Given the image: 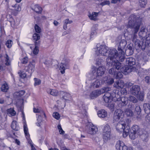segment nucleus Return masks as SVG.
I'll list each match as a JSON object with an SVG mask.
<instances>
[{"mask_svg": "<svg viewBox=\"0 0 150 150\" xmlns=\"http://www.w3.org/2000/svg\"><path fill=\"white\" fill-rule=\"evenodd\" d=\"M117 50L115 49H109L105 45H100L97 46L96 54L97 55L108 56L106 59L107 67H113L118 70L121 66V64L116 60Z\"/></svg>", "mask_w": 150, "mask_h": 150, "instance_id": "f257e3e1", "label": "nucleus"}, {"mask_svg": "<svg viewBox=\"0 0 150 150\" xmlns=\"http://www.w3.org/2000/svg\"><path fill=\"white\" fill-rule=\"evenodd\" d=\"M142 18L140 17L136 18L134 15H132L129 18L128 25L130 28H132L134 34L132 38V41L134 42L135 46L139 45L138 42L139 41L137 39V36L136 34L138 32L142 21Z\"/></svg>", "mask_w": 150, "mask_h": 150, "instance_id": "f03ea898", "label": "nucleus"}, {"mask_svg": "<svg viewBox=\"0 0 150 150\" xmlns=\"http://www.w3.org/2000/svg\"><path fill=\"white\" fill-rule=\"evenodd\" d=\"M127 44V42L125 40H122L120 42L118 47V50L117 53V58L116 60L119 61V60L121 62H123L125 59L124 49Z\"/></svg>", "mask_w": 150, "mask_h": 150, "instance_id": "7ed1b4c3", "label": "nucleus"}, {"mask_svg": "<svg viewBox=\"0 0 150 150\" xmlns=\"http://www.w3.org/2000/svg\"><path fill=\"white\" fill-rule=\"evenodd\" d=\"M116 127L118 131L123 132V136L124 137H126L129 134L130 127L127 125L126 126L125 122L122 121L119 122L117 123Z\"/></svg>", "mask_w": 150, "mask_h": 150, "instance_id": "20e7f679", "label": "nucleus"}, {"mask_svg": "<svg viewBox=\"0 0 150 150\" xmlns=\"http://www.w3.org/2000/svg\"><path fill=\"white\" fill-rule=\"evenodd\" d=\"M142 130L137 125H134L129 130V134L131 139H134L137 136V135L141 134H142Z\"/></svg>", "mask_w": 150, "mask_h": 150, "instance_id": "39448f33", "label": "nucleus"}, {"mask_svg": "<svg viewBox=\"0 0 150 150\" xmlns=\"http://www.w3.org/2000/svg\"><path fill=\"white\" fill-rule=\"evenodd\" d=\"M103 139L105 140H108L110 139L111 135V129L110 126L105 125L103 129Z\"/></svg>", "mask_w": 150, "mask_h": 150, "instance_id": "423d86ee", "label": "nucleus"}, {"mask_svg": "<svg viewBox=\"0 0 150 150\" xmlns=\"http://www.w3.org/2000/svg\"><path fill=\"white\" fill-rule=\"evenodd\" d=\"M102 84V81L97 79L93 82L91 83L89 87H87L86 88V89L87 91H89L92 88H100Z\"/></svg>", "mask_w": 150, "mask_h": 150, "instance_id": "0eeeda50", "label": "nucleus"}, {"mask_svg": "<svg viewBox=\"0 0 150 150\" xmlns=\"http://www.w3.org/2000/svg\"><path fill=\"white\" fill-rule=\"evenodd\" d=\"M124 115L123 112L121 109H118L116 110L114 114V120L118 121L119 120H122Z\"/></svg>", "mask_w": 150, "mask_h": 150, "instance_id": "6e6552de", "label": "nucleus"}, {"mask_svg": "<svg viewBox=\"0 0 150 150\" xmlns=\"http://www.w3.org/2000/svg\"><path fill=\"white\" fill-rule=\"evenodd\" d=\"M128 103V98L126 96H123L118 101H117L116 103L119 108H122L125 106Z\"/></svg>", "mask_w": 150, "mask_h": 150, "instance_id": "1a4fd4ad", "label": "nucleus"}, {"mask_svg": "<svg viewBox=\"0 0 150 150\" xmlns=\"http://www.w3.org/2000/svg\"><path fill=\"white\" fill-rule=\"evenodd\" d=\"M121 72L125 74H127L129 73L135 71L136 70V68L134 67H129L125 65L121 68Z\"/></svg>", "mask_w": 150, "mask_h": 150, "instance_id": "9d476101", "label": "nucleus"}, {"mask_svg": "<svg viewBox=\"0 0 150 150\" xmlns=\"http://www.w3.org/2000/svg\"><path fill=\"white\" fill-rule=\"evenodd\" d=\"M69 60L68 59H65L59 65V69L61 70V72L62 74L65 73V70L68 69L69 67Z\"/></svg>", "mask_w": 150, "mask_h": 150, "instance_id": "9b49d317", "label": "nucleus"}, {"mask_svg": "<svg viewBox=\"0 0 150 150\" xmlns=\"http://www.w3.org/2000/svg\"><path fill=\"white\" fill-rule=\"evenodd\" d=\"M140 87L138 85L133 86L130 89V93L134 96H137L139 94L140 91Z\"/></svg>", "mask_w": 150, "mask_h": 150, "instance_id": "f8f14e48", "label": "nucleus"}, {"mask_svg": "<svg viewBox=\"0 0 150 150\" xmlns=\"http://www.w3.org/2000/svg\"><path fill=\"white\" fill-rule=\"evenodd\" d=\"M115 147L117 150H128V149L123 142L120 141L117 142Z\"/></svg>", "mask_w": 150, "mask_h": 150, "instance_id": "ddd939ff", "label": "nucleus"}, {"mask_svg": "<svg viewBox=\"0 0 150 150\" xmlns=\"http://www.w3.org/2000/svg\"><path fill=\"white\" fill-rule=\"evenodd\" d=\"M98 76L96 71V67H93L89 73L88 77L90 80H93L97 78Z\"/></svg>", "mask_w": 150, "mask_h": 150, "instance_id": "4468645a", "label": "nucleus"}, {"mask_svg": "<svg viewBox=\"0 0 150 150\" xmlns=\"http://www.w3.org/2000/svg\"><path fill=\"white\" fill-rule=\"evenodd\" d=\"M102 93L100 90H94L90 93L89 95V98L91 99H94L100 95Z\"/></svg>", "mask_w": 150, "mask_h": 150, "instance_id": "2eb2a0df", "label": "nucleus"}, {"mask_svg": "<svg viewBox=\"0 0 150 150\" xmlns=\"http://www.w3.org/2000/svg\"><path fill=\"white\" fill-rule=\"evenodd\" d=\"M138 44H139L138 46L136 45L135 47L136 48L138 49L141 48L142 50H145V48L149 45V44H147L146 41L144 40L141 41H139Z\"/></svg>", "mask_w": 150, "mask_h": 150, "instance_id": "dca6fc26", "label": "nucleus"}, {"mask_svg": "<svg viewBox=\"0 0 150 150\" xmlns=\"http://www.w3.org/2000/svg\"><path fill=\"white\" fill-rule=\"evenodd\" d=\"M120 92L118 90H114L112 93V97L115 100H116L118 101L120 100L121 97Z\"/></svg>", "mask_w": 150, "mask_h": 150, "instance_id": "f3484780", "label": "nucleus"}, {"mask_svg": "<svg viewBox=\"0 0 150 150\" xmlns=\"http://www.w3.org/2000/svg\"><path fill=\"white\" fill-rule=\"evenodd\" d=\"M147 29L145 27H142L139 33V36L143 38H145V37L147 36Z\"/></svg>", "mask_w": 150, "mask_h": 150, "instance_id": "a211bd4d", "label": "nucleus"}, {"mask_svg": "<svg viewBox=\"0 0 150 150\" xmlns=\"http://www.w3.org/2000/svg\"><path fill=\"white\" fill-rule=\"evenodd\" d=\"M98 131V128L93 124H92L91 127H90L87 130V132L89 134H94Z\"/></svg>", "mask_w": 150, "mask_h": 150, "instance_id": "6ab92c4d", "label": "nucleus"}, {"mask_svg": "<svg viewBox=\"0 0 150 150\" xmlns=\"http://www.w3.org/2000/svg\"><path fill=\"white\" fill-rule=\"evenodd\" d=\"M105 71V69L103 66H100L98 68H96V71L98 76H103L104 74Z\"/></svg>", "mask_w": 150, "mask_h": 150, "instance_id": "aec40b11", "label": "nucleus"}, {"mask_svg": "<svg viewBox=\"0 0 150 150\" xmlns=\"http://www.w3.org/2000/svg\"><path fill=\"white\" fill-rule=\"evenodd\" d=\"M99 13L96 12H92L91 13H89L88 15L89 19L94 21H97L98 19L97 18Z\"/></svg>", "mask_w": 150, "mask_h": 150, "instance_id": "412c9836", "label": "nucleus"}, {"mask_svg": "<svg viewBox=\"0 0 150 150\" xmlns=\"http://www.w3.org/2000/svg\"><path fill=\"white\" fill-rule=\"evenodd\" d=\"M126 62L127 64H128L130 67L132 66L135 64V59L132 57H129L126 59Z\"/></svg>", "mask_w": 150, "mask_h": 150, "instance_id": "4be33fe9", "label": "nucleus"}, {"mask_svg": "<svg viewBox=\"0 0 150 150\" xmlns=\"http://www.w3.org/2000/svg\"><path fill=\"white\" fill-rule=\"evenodd\" d=\"M124 83L123 81L121 80H119L116 81L115 83L114 86L117 89L122 88L123 87Z\"/></svg>", "mask_w": 150, "mask_h": 150, "instance_id": "5701e85b", "label": "nucleus"}, {"mask_svg": "<svg viewBox=\"0 0 150 150\" xmlns=\"http://www.w3.org/2000/svg\"><path fill=\"white\" fill-rule=\"evenodd\" d=\"M35 64V61L34 60H33L32 62H30L29 64L28 72L30 73V75H31L32 73L34 71Z\"/></svg>", "mask_w": 150, "mask_h": 150, "instance_id": "b1692460", "label": "nucleus"}, {"mask_svg": "<svg viewBox=\"0 0 150 150\" xmlns=\"http://www.w3.org/2000/svg\"><path fill=\"white\" fill-rule=\"evenodd\" d=\"M98 115L99 117L103 118L107 116V112L104 110H101L98 111Z\"/></svg>", "mask_w": 150, "mask_h": 150, "instance_id": "393cba45", "label": "nucleus"}, {"mask_svg": "<svg viewBox=\"0 0 150 150\" xmlns=\"http://www.w3.org/2000/svg\"><path fill=\"white\" fill-rule=\"evenodd\" d=\"M103 80L105 83H107L108 85L112 84L114 82L113 79L108 76L105 77Z\"/></svg>", "mask_w": 150, "mask_h": 150, "instance_id": "a878e982", "label": "nucleus"}, {"mask_svg": "<svg viewBox=\"0 0 150 150\" xmlns=\"http://www.w3.org/2000/svg\"><path fill=\"white\" fill-rule=\"evenodd\" d=\"M32 9L38 13H41L42 10V8L37 4L35 5Z\"/></svg>", "mask_w": 150, "mask_h": 150, "instance_id": "bb28decb", "label": "nucleus"}, {"mask_svg": "<svg viewBox=\"0 0 150 150\" xmlns=\"http://www.w3.org/2000/svg\"><path fill=\"white\" fill-rule=\"evenodd\" d=\"M143 108L146 113H150V105L148 103H144L143 105Z\"/></svg>", "mask_w": 150, "mask_h": 150, "instance_id": "cd10ccee", "label": "nucleus"}, {"mask_svg": "<svg viewBox=\"0 0 150 150\" xmlns=\"http://www.w3.org/2000/svg\"><path fill=\"white\" fill-rule=\"evenodd\" d=\"M11 127L13 129L16 131L18 130L19 129V127L17 125V122L15 121H13Z\"/></svg>", "mask_w": 150, "mask_h": 150, "instance_id": "c85d7f7f", "label": "nucleus"}, {"mask_svg": "<svg viewBox=\"0 0 150 150\" xmlns=\"http://www.w3.org/2000/svg\"><path fill=\"white\" fill-rule=\"evenodd\" d=\"M139 135L141 136V137L143 140L145 141H147L148 138L149 136V134L147 132H145L144 133H143L142 132V134Z\"/></svg>", "mask_w": 150, "mask_h": 150, "instance_id": "c756f323", "label": "nucleus"}, {"mask_svg": "<svg viewBox=\"0 0 150 150\" xmlns=\"http://www.w3.org/2000/svg\"><path fill=\"white\" fill-rule=\"evenodd\" d=\"M60 93L62 95L63 99L66 100H68V99L70 97L69 93L63 91L61 92Z\"/></svg>", "mask_w": 150, "mask_h": 150, "instance_id": "7c9ffc66", "label": "nucleus"}, {"mask_svg": "<svg viewBox=\"0 0 150 150\" xmlns=\"http://www.w3.org/2000/svg\"><path fill=\"white\" fill-rule=\"evenodd\" d=\"M9 88V87L8 84L5 83L3 84L1 87V89L2 91L3 92H6L7 91Z\"/></svg>", "mask_w": 150, "mask_h": 150, "instance_id": "2f4dec72", "label": "nucleus"}, {"mask_svg": "<svg viewBox=\"0 0 150 150\" xmlns=\"http://www.w3.org/2000/svg\"><path fill=\"white\" fill-rule=\"evenodd\" d=\"M47 92L48 93H50L51 95L54 96H57L58 93V91L55 89H50L47 91Z\"/></svg>", "mask_w": 150, "mask_h": 150, "instance_id": "473e14b6", "label": "nucleus"}, {"mask_svg": "<svg viewBox=\"0 0 150 150\" xmlns=\"http://www.w3.org/2000/svg\"><path fill=\"white\" fill-rule=\"evenodd\" d=\"M127 98H128V100L134 103H136L137 102V99L134 96H129Z\"/></svg>", "mask_w": 150, "mask_h": 150, "instance_id": "72a5a7b5", "label": "nucleus"}, {"mask_svg": "<svg viewBox=\"0 0 150 150\" xmlns=\"http://www.w3.org/2000/svg\"><path fill=\"white\" fill-rule=\"evenodd\" d=\"M25 91H24L21 90L14 93V95L18 97L23 96L25 94Z\"/></svg>", "mask_w": 150, "mask_h": 150, "instance_id": "f704fd0d", "label": "nucleus"}, {"mask_svg": "<svg viewBox=\"0 0 150 150\" xmlns=\"http://www.w3.org/2000/svg\"><path fill=\"white\" fill-rule=\"evenodd\" d=\"M23 128L24 133L26 138L28 137L29 135L28 132V129L27 127V125L25 123L24 125Z\"/></svg>", "mask_w": 150, "mask_h": 150, "instance_id": "c9c22d12", "label": "nucleus"}, {"mask_svg": "<svg viewBox=\"0 0 150 150\" xmlns=\"http://www.w3.org/2000/svg\"><path fill=\"white\" fill-rule=\"evenodd\" d=\"M125 114L128 116H132L133 113L131 110L129 109H126L125 111Z\"/></svg>", "mask_w": 150, "mask_h": 150, "instance_id": "e433bc0d", "label": "nucleus"}, {"mask_svg": "<svg viewBox=\"0 0 150 150\" xmlns=\"http://www.w3.org/2000/svg\"><path fill=\"white\" fill-rule=\"evenodd\" d=\"M4 58L5 59V64L7 66L10 65V61L9 60V57L7 54H5L4 56Z\"/></svg>", "mask_w": 150, "mask_h": 150, "instance_id": "4c0bfd02", "label": "nucleus"}, {"mask_svg": "<svg viewBox=\"0 0 150 150\" xmlns=\"http://www.w3.org/2000/svg\"><path fill=\"white\" fill-rule=\"evenodd\" d=\"M146 3V0H140L139 1V5L141 7H144Z\"/></svg>", "mask_w": 150, "mask_h": 150, "instance_id": "58836bf2", "label": "nucleus"}, {"mask_svg": "<svg viewBox=\"0 0 150 150\" xmlns=\"http://www.w3.org/2000/svg\"><path fill=\"white\" fill-rule=\"evenodd\" d=\"M122 77V75L121 73L120 72H117L116 71V74H115L114 77L116 79H120Z\"/></svg>", "mask_w": 150, "mask_h": 150, "instance_id": "ea45409f", "label": "nucleus"}, {"mask_svg": "<svg viewBox=\"0 0 150 150\" xmlns=\"http://www.w3.org/2000/svg\"><path fill=\"white\" fill-rule=\"evenodd\" d=\"M8 113L11 116H14L16 114V112L15 110L12 108H10L8 110Z\"/></svg>", "mask_w": 150, "mask_h": 150, "instance_id": "a19ab883", "label": "nucleus"}, {"mask_svg": "<svg viewBox=\"0 0 150 150\" xmlns=\"http://www.w3.org/2000/svg\"><path fill=\"white\" fill-rule=\"evenodd\" d=\"M108 73L109 74L113 75L114 77L115 74H116V71H115V69L114 68H112L109 70Z\"/></svg>", "mask_w": 150, "mask_h": 150, "instance_id": "79ce46f5", "label": "nucleus"}, {"mask_svg": "<svg viewBox=\"0 0 150 150\" xmlns=\"http://www.w3.org/2000/svg\"><path fill=\"white\" fill-rule=\"evenodd\" d=\"M134 50L126 49L125 51V53L126 55L129 56L132 55L133 53Z\"/></svg>", "mask_w": 150, "mask_h": 150, "instance_id": "37998d69", "label": "nucleus"}, {"mask_svg": "<svg viewBox=\"0 0 150 150\" xmlns=\"http://www.w3.org/2000/svg\"><path fill=\"white\" fill-rule=\"evenodd\" d=\"M33 40L36 41H37L40 38V35L37 33H34L33 35Z\"/></svg>", "mask_w": 150, "mask_h": 150, "instance_id": "c03bdc74", "label": "nucleus"}, {"mask_svg": "<svg viewBox=\"0 0 150 150\" xmlns=\"http://www.w3.org/2000/svg\"><path fill=\"white\" fill-rule=\"evenodd\" d=\"M34 80L35 81V83L34 84L35 86L38 85L41 83V80L35 78L34 79Z\"/></svg>", "mask_w": 150, "mask_h": 150, "instance_id": "a18cd8bd", "label": "nucleus"}, {"mask_svg": "<svg viewBox=\"0 0 150 150\" xmlns=\"http://www.w3.org/2000/svg\"><path fill=\"white\" fill-rule=\"evenodd\" d=\"M12 6L14 8L16 11H20L21 10V7L17 4H16L15 5H13Z\"/></svg>", "mask_w": 150, "mask_h": 150, "instance_id": "49530a36", "label": "nucleus"}, {"mask_svg": "<svg viewBox=\"0 0 150 150\" xmlns=\"http://www.w3.org/2000/svg\"><path fill=\"white\" fill-rule=\"evenodd\" d=\"M12 42L11 40H8L6 42V45L8 48H10L12 46Z\"/></svg>", "mask_w": 150, "mask_h": 150, "instance_id": "de8ad7c7", "label": "nucleus"}, {"mask_svg": "<svg viewBox=\"0 0 150 150\" xmlns=\"http://www.w3.org/2000/svg\"><path fill=\"white\" fill-rule=\"evenodd\" d=\"M135 111L138 115H139L141 111V109L140 106L137 105L136 106L135 108Z\"/></svg>", "mask_w": 150, "mask_h": 150, "instance_id": "09e8293b", "label": "nucleus"}, {"mask_svg": "<svg viewBox=\"0 0 150 150\" xmlns=\"http://www.w3.org/2000/svg\"><path fill=\"white\" fill-rule=\"evenodd\" d=\"M53 116L56 119L58 120L60 118V115L58 112H56L53 113Z\"/></svg>", "mask_w": 150, "mask_h": 150, "instance_id": "8fccbe9b", "label": "nucleus"}, {"mask_svg": "<svg viewBox=\"0 0 150 150\" xmlns=\"http://www.w3.org/2000/svg\"><path fill=\"white\" fill-rule=\"evenodd\" d=\"M122 89L120 92L121 94L124 95H126L127 94V89L125 88H121Z\"/></svg>", "mask_w": 150, "mask_h": 150, "instance_id": "3c124183", "label": "nucleus"}, {"mask_svg": "<svg viewBox=\"0 0 150 150\" xmlns=\"http://www.w3.org/2000/svg\"><path fill=\"white\" fill-rule=\"evenodd\" d=\"M35 29L36 32L39 33L41 31L40 28L37 25L35 24Z\"/></svg>", "mask_w": 150, "mask_h": 150, "instance_id": "603ef678", "label": "nucleus"}, {"mask_svg": "<svg viewBox=\"0 0 150 150\" xmlns=\"http://www.w3.org/2000/svg\"><path fill=\"white\" fill-rule=\"evenodd\" d=\"M144 39H146L144 40L146 41L147 44H149V42H150V34H149L148 35H147Z\"/></svg>", "mask_w": 150, "mask_h": 150, "instance_id": "864d4df0", "label": "nucleus"}, {"mask_svg": "<svg viewBox=\"0 0 150 150\" xmlns=\"http://www.w3.org/2000/svg\"><path fill=\"white\" fill-rule=\"evenodd\" d=\"M110 4V2L109 1H104L100 4V5L102 6H103L105 5H109Z\"/></svg>", "mask_w": 150, "mask_h": 150, "instance_id": "5fc2aeb1", "label": "nucleus"}, {"mask_svg": "<svg viewBox=\"0 0 150 150\" xmlns=\"http://www.w3.org/2000/svg\"><path fill=\"white\" fill-rule=\"evenodd\" d=\"M18 73L19 74L20 76L22 78H25L27 76V74L24 72H20Z\"/></svg>", "mask_w": 150, "mask_h": 150, "instance_id": "6e6d98bb", "label": "nucleus"}, {"mask_svg": "<svg viewBox=\"0 0 150 150\" xmlns=\"http://www.w3.org/2000/svg\"><path fill=\"white\" fill-rule=\"evenodd\" d=\"M126 49H128L129 50H134V47L133 46V44L130 43L127 46Z\"/></svg>", "mask_w": 150, "mask_h": 150, "instance_id": "4d7b16f0", "label": "nucleus"}, {"mask_svg": "<svg viewBox=\"0 0 150 150\" xmlns=\"http://www.w3.org/2000/svg\"><path fill=\"white\" fill-rule=\"evenodd\" d=\"M28 62V58L27 57H25L21 60V63L23 64H26Z\"/></svg>", "mask_w": 150, "mask_h": 150, "instance_id": "13d9d810", "label": "nucleus"}, {"mask_svg": "<svg viewBox=\"0 0 150 150\" xmlns=\"http://www.w3.org/2000/svg\"><path fill=\"white\" fill-rule=\"evenodd\" d=\"M148 114L146 117L145 120L147 123L150 124V113Z\"/></svg>", "mask_w": 150, "mask_h": 150, "instance_id": "bf43d9fd", "label": "nucleus"}, {"mask_svg": "<svg viewBox=\"0 0 150 150\" xmlns=\"http://www.w3.org/2000/svg\"><path fill=\"white\" fill-rule=\"evenodd\" d=\"M114 105L113 103L108 104V107L110 110H114Z\"/></svg>", "mask_w": 150, "mask_h": 150, "instance_id": "052dcab7", "label": "nucleus"}, {"mask_svg": "<svg viewBox=\"0 0 150 150\" xmlns=\"http://www.w3.org/2000/svg\"><path fill=\"white\" fill-rule=\"evenodd\" d=\"M103 99L104 101L106 103L109 102L111 101V98L103 97Z\"/></svg>", "mask_w": 150, "mask_h": 150, "instance_id": "680f3d73", "label": "nucleus"}, {"mask_svg": "<svg viewBox=\"0 0 150 150\" xmlns=\"http://www.w3.org/2000/svg\"><path fill=\"white\" fill-rule=\"evenodd\" d=\"M145 81L148 84H150V77L146 76L145 78Z\"/></svg>", "mask_w": 150, "mask_h": 150, "instance_id": "e2e57ef3", "label": "nucleus"}, {"mask_svg": "<svg viewBox=\"0 0 150 150\" xmlns=\"http://www.w3.org/2000/svg\"><path fill=\"white\" fill-rule=\"evenodd\" d=\"M39 47H35L34 50L33 51V53L34 54H37L38 53L39 51Z\"/></svg>", "mask_w": 150, "mask_h": 150, "instance_id": "0e129e2a", "label": "nucleus"}, {"mask_svg": "<svg viewBox=\"0 0 150 150\" xmlns=\"http://www.w3.org/2000/svg\"><path fill=\"white\" fill-rule=\"evenodd\" d=\"M0 31H1V35H0V37L3 35L5 33V31L4 30V28L3 26H1L0 27Z\"/></svg>", "mask_w": 150, "mask_h": 150, "instance_id": "69168bd1", "label": "nucleus"}, {"mask_svg": "<svg viewBox=\"0 0 150 150\" xmlns=\"http://www.w3.org/2000/svg\"><path fill=\"white\" fill-rule=\"evenodd\" d=\"M73 22V21L71 20L69 21V19H66L64 21V23L65 24H71Z\"/></svg>", "mask_w": 150, "mask_h": 150, "instance_id": "338daca9", "label": "nucleus"}, {"mask_svg": "<svg viewBox=\"0 0 150 150\" xmlns=\"http://www.w3.org/2000/svg\"><path fill=\"white\" fill-rule=\"evenodd\" d=\"M111 96H112V94H111L110 93L108 92H106L105 93V95L103 97L111 98Z\"/></svg>", "mask_w": 150, "mask_h": 150, "instance_id": "774afa93", "label": "nucleus"}]
</instances>
